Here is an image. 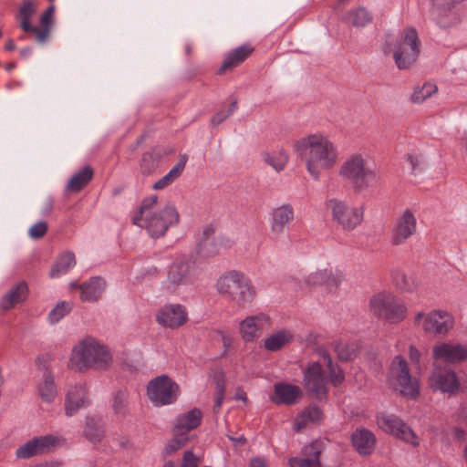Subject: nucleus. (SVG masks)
<instances>
[{"mask_svg": "<svg viewBox=\"0 0 467 467\" xmlns=\"http://www.w3.org/2000/svg\"><path fill=\"white\" fill-rule=\"evenodd\" d=\"M298 158L314 180H318L322 171L332 169L338 159L334 142L326 135L314 133L298 139L293 145Z\"/></svg>", "mask_w": 467, "mask_h": 467, "instance_id": "obj_1", "label": "nucleus"}, {"mask_svg": "<svg viewBox=\"0 0 467 467\" xmlns=\"http://www.w3.org/2000/svg\"><path fill=\"white\" fill-rule=\"evenodd\" d=\"M338 176L351 185L356 193H362L377 188L380 184L379 172L370 167L366 155H348L338 169Z\"/></svg>", "mask_w": 467, "mask_h": 467, "instance_id": "obj_2", "label": "nucleus"}, {"mask_svg": "<svg viewBox=\"0 0 467 467\" xmlns=\"http://www.w3.org/2000/svg\"><path fill=\"white\" fill-rule=\"evenodd\" d=\"M158 196L151 195L142 201L139 213L134 216L133 223L145 227L150 235L159 238L165 234L170 226L179 223L180 215L174 205L168 204L161 211L156 212Z\"/></svg>", "mask_w": 467, "mask_h": 467, "instance_id": "obj_3", "label": "nucleus"}, {"mask_svg": "<svg viewBox=\"0 0 467 467\" xmlns=\"http://www.w3.org/2000/svg\"><path fill=\"white\" fill-rule=\"evenodd\" d=\"M112 363V355L108 348L95 338L87 337L74 346L68 361V368L84 372L88 369H107Z\"/></svg>", "mask_w": 467, "mask_h": 467, "instance_id": "obj_4", "label": "nucleus"}, {"mask_svg": "<svg viewBox=\"0 0 467 467\" xmlns=\"http://www.w3.org/2000/svg\"><path fill=\"white\" fill-rule=\"evenodd\" d=\"M217 293L237 308L249 306L256 296L251 279L243 272L230 270L221 275L215 283Z\"/></svg>", "mask_w": 467, "mask_h": 467, "instance_id": "obj_5", "label": "nucleus"}, {"mask_svg": "<svg viewBox=\"0 0 467 467\" xmlns=\"http://www.w3.org/2000/svg\"><path fill=\"white\" fill-rule=\"evenodd\" d=\"M37 5L33 0H23L16 16L20 28L29 36H33L37 43H45L51 32L55 14L54 5H50L40 16L39 26L32 25V18L36 13Z\"/></svg>", "mask_w": 467, "mask_h": 467, "instance_id": "obj_6", "label": "nucleus"}, {"mask_svg": "<svg viewBox=\"0 0 467 467\" xmlns=\"http://www.w3.org/2000/svg\"><path fill=\"white\" fill-rule=\"evenodd\" d=\"M369 311L379 319L398 324L407 317L408 307L394 294L382 291L370 298Z\"/></svg>", "mask_w": 467, "mask_h": 467, "instance_id": "obj_7", "label": "nucleus"}, {"mask_svg": "<svg viewBox=\"0 0 467 467\" xmlns=\"http://www.w3.org/2000/svg\"><path fill=\"white\" fill-rule=\"evenodd\" d=\"M395 65L400 70L413 66L420 53V40L415 28L404 29L391 46Z\"/></svg>", "mask_w": 467, "mask_h": 467, "instance_id": "obj_8", "label": "nucleus"}, {"mask_svg": "<svg viewBox=\"0 0 467 467\" xmlns=\"http://www.w3.org/2000/svg\"><path fill=\"white\" fill-rule=\"evenodd\" d=\"M388 383L405 398L415 400L420 395V382L410 375L408 363L400 355L394 357L391 361Z\"/></svg>", "mask_w": 467, "mask_h": 467, "instance_id": "obj_9", "label": "nucleus"}, {"mask_svg": "<svg viewBox=\"0 0 467 467\" xmlns=\"http://www.w3.org/2000/svg\"><path fill=\"white\" fill-rule=\"evenodd\" d=\"M200 275V267L192 255H182L170 265L163 289L174 292L181 285L192 284Z\"/></svg>", "mask_w": 467, "mask_h": 467, "instance_id": "obj_10", "label": "nucleus"}, {"mask_svg": "<svg viewBox=\"0 0 467 467\" xmlns=\"http://www.w3.org/2000/svg\"><path fill=\"white\" fill-rule=\"evenodd\" d=\"M332 220L344 231L356 229L364 220L365 209L362 205H354L346 200L331 198L326 202Z\"/></svg>", "mask_w": 467, "mask_h": 467, "instance_id": "obj_11", "label": "nucleus"}, {"mask_svg": "<svg viewBox=\"0 0 467 467\" xmlns=\"http://www.w3.org/2000/svg\"><path fill=\"white\" fill-rule=\"evenodd\" d=\"M414 325L429 335H446L453 327L454 317L445 310L419 312L414 317Z\"/></svg>", "mask_w": 467, "mask_h": 467, "instance_id": "obj_12", "label": "nucleus"}, {"mask_svg": "<svg viewBox=\"0 0 467 467\" xmlns=\"http://www.w3.org/2000/svg\"><path fill=\"white\" fill-rule=\"evenodd\" d=\"M378 427L384 432L394 436L408 444L417 447L420 440L413 430L400 417L390 413L381 412L376 416Z\"/></svg>", "mask_w": 467, "mask_h": 467, "instance_id": "obj_13", "label": "nucleus"}, {"mask_svg": "<svg viewBox=\"0 0 467 467\" xmlns=\"http://www.w3.org/2000/svg\"><path fill=\"white\" fill-rule=\"evenodd\" d=\"M179 392L178 384L167 375L154 378L147 386V397L157 407L173 403Z\"/></svg>", "mask_w": 467, "mask_h": 467, "instance_id": "obj_14", "label": "nucleus"}, {"mask_svg": "<svg viewBox=\"0 0 467 467\" xmlns=\"http://www.w3.org/2000/svg\"><path fill=\"white\" fill-rule=\"evenodd\" d=\"M428 385L433 391L450 396L464 390L457 373L448 368L434 367L428 379Z\"/></svg>", "mask_w": 467, "mask_h": 467, "instance_id": "obj_15", "label": "nucleus"}, {"mask_svg": "<svg viewBox=\"0 0 467 467\" xmlns=\"http://www.w3.org/2000/svg\"><path fill=\"white\" fill-rule=\"evenodd\" d=\"M416 212L412 209H404L395 219L391 231V244H403L409 238L417 233Z\"/></svg>", "mask_w": 467, "mask_h": 467, "instance_id": "obj_16", "label": "nucleus"}, {"mask_svg": "<svg viewBox=\"0 0 467 467\" xmlns=\"http://www.w3.org/2000/svg\"><path fill=\"white\" fill-rule=\"evenodd\" d=\"M155 319L165 328L177 329L187 323L188 311L183 305L166 304L158 309Z\"/></svg>", "mask_w": 467, "mask_h": 467, "instance_id": "obj_17", "label": "nucleus"}, {"mask_svg": "<svg viewBox=\"0 0 467 467\" xmlns=\"http://www.w3.org/2000/svg\"><path fill=\"white\" fill-rule=\"evenodd\" d=\"M431 355L436 362L458 364L467 360V347L452 342H441L433 346Z\"/></svg>", "mask_w": 467, "mask_h": 467, "instance_id": "obj_18", "label": "nucleus"}, {"mask_svg": "<svg viewBox=\"0 0 467 467\" xmlns=\"http://www.w3.org/2000/svg\"><path fill=\"white\" fill-rule=\"evenodd\" d=\"M304 382L307 391L311 392L317 399L326 398L327 394V379L318 362H313L305 370Z\"/></svg>", "mask_w": 467, "mask_h": 467, "instance_id": "obj_19", "label": "nucleus"}, {"mask_svg": "<svg viewBox=\"0 0 467 467\" xmlns=\"http://www.w3.org/2000/svg\"><path fill=\"white\" fill-rule=\"evenodd\" d=\"M269 326V318L264 314L246 317L239 324V333L245 342H253L259 338L265 327Z\"/></svg>", "mask_w": 467, "mask_h": 467, "instance_id": "obj_20", "label": "nucleus"}, {"mask_svg": "<svg viewBox=\"0 0 467 467\" xmlns=\"http://www.w3.org/2000/svg\"><path fill=\"white\" fill-rule=\"evenodd\" d=\"M57 443V439L52 435L41 436L28 441L16 450V456L21 459L45 453L54 448Z\"/></svg>", "mask_w": 467, "mask_h": 467, "instance_id": "obj_21", "label": "nucleus"}, {"mask_svg": "<svg viewBox=\"0 0 467 467\" xmlns=\"http://www.w3.org/2000/svg\"><path fill=\"white\" fill-rule=\"evenodd\" d=\"M295 212L290 204H283L273 209L270 214V232L277 237L285 233L294 221Z\"/></svg>", "mask_w": 467, "mask_h": 467, "instance_id": "obj_22", "label": "nucleus"}, {"mask_svg": "<svg viewBox=\"0 0 467 467\" xmlns=\"http://www.w3.org/2000/svg\"><path fill=\"white\" fill-rule=\"evenodd\" d=\"M271 400L276 404L292 405L301 397L302 391L298 386L288 383H276L274 386Z\"/></svg>", "mask_w": 467, "mask_h": 467, "instance_id": "obj_23", "label": "nucleus"}, {"mask_svg": "<svg viewBox=\"0 0 467 467\" xmlns=\"http://www.w3.org/2000/svg\"><path fill=\"white\" fill-rule=\"evenodd\" d=\"M88 403L87 390L83 384L72 386L67 395L65 409L67 416L74 415Z\"/></svg>", "mask_w": 467, "mask_h": 467, "instance_id": "obj_24", "label": "nucleus"}, {"mask_svg": "<svg viewBox=\"0 0 467 467\" xmlns=\"http://www.w3.org/2000/svg\"><path fill=\"white\" fill-rule=\"evenodd\" d=\"M294 340V333L290 329H280L267 336L263 347L269 352H276L288 346Z\"/></svg>", "mask_w": 467, "mask_h": 467, "instance_id": "obj_25", "label": "nucleus"}, {"mask_svg": "<svg viewBox=\"0 0 467 467\" xmlns=\"http://www.w3.org/2000/svg\"><path fill=\"white\" fill-rule=\"evenodd\" d=\"M72 287H77L75 283L71 284ZM80 290V298L85 302L97 301L105 288V282L100 277H92L88 281L78 285Z\"/></svg>", "mask_w": 467, "mask_h": 467, "instance_id": "obj_26", "label": "nucleus"}, {"mask_svg": "<svg viewBox=\"0 0 467 467\" xmlns=\"http://www.w3.org/2000/svg\"><path fill=\"white\" fill-rule=\"evenodd\" d=\"M199 254L205 257L214 256L220 252V241L214 236L212 226L204 227L202 236L198 244Z\"/></svg>", "mask_w": 467, "mask_h": 467, "instance_id": "obj_27", "label": "nucleus"}, {"mask_svg": "<svg viewBox=\"0 0 467 467\" xmlns=\"http://www.w3.org/2000/svg\"><path fill=\"white\" fill-rule=\"evenodd\" d=\"M253 52L254 47L250 45H244L232 50L226 55L219 72L223 73L232 70L243 63Z\"/></svg>", "mask_w": 467, "mask_h": 467, "instance_id": "obj_28", "label": "nucleus"}, {"mask_svg": "<svg viewBox=\"0 0 467 467\" xmlns=\"http://www.w3.org/2000/svg\"><path fill=\"white\" fill-rule=\"evenodd\" d=\"M28 287L26 283L20 282L13 286L1 299L0 306L3 310H9L17 304L24 302L27 296Z\"/></svg>", "mask_w": 467, "mask_h": 467, "instance_id": "obj_29", "label": "nucleus"}, {"mask_svg": "<svg viewBox=\"0 0 467 467\" xmlns=\"http://www.w3.org/2000/svg\"><path fill=\"white\" fill-rule=\"evenodd\" d=\"M202 414L200 410L192 409L180 414L175 420L174 429L188 435V432L197 428L202 421Z\"/></svg>", "mask_w": 467, "mask_h": 467, "instance_id": "obj_30", "label": "nucleus"}, {"mask_svg": "<svg viewBox=\"0 0 467 467\" xmlns=\"http://www.w3.org/2000/svg\"><path fill=\"white\" fill-rule=\"evenodd\" d=\"M352 443L358 453L370 454L375 448V435L368 430L358 429L352 434Z\"/></svg>", "mask_w": 467, "mask_h": 467, "instance_id": "obj_31", "label": "nucleus"}, {"mask_svg": "<svg viewBox=\"0 0 467 467\" xmlns=\"http://www.w3.org/2000/svg\"><path fill=\"white\" fill-rule=\"evenodd\" d=\"M304 458H292L290 467H320V451L317 443H311L303 449Z\"/></svg>", "mask_w": 467, "mask_h": 467, "instance_id": "obj_32", "label": "nucleus"}, {"mask_svg": "<svg viewBox=\"0 0 467 467\" xmlns=\"http://www.w3.org/2000/svg\"><path fill=\"white\" fill-rule=\"evenodd\" d=\"M93 174L91 167H84L70 178L67 184V191L75 193L80 192L92 180Z\"/></svg>", "mask_w": 467, "mask_h": 467, "instance_id": "obj_33", "label": "nucleus"}, {"mask_svg": "<svg viewBox=\"0 0 467 467\" xmlns=\"http://www.w3.org/2000/svg\"><path fill=\"white\" fill-rule=\"evenodd\" d=\"M76 265L75 254L72 252L62 253L53 265L49 275L51 278H57L68 272Z\"/></svg>", "mask_w": 467, "mask_h": 467, "instance_id": "obj_34", "label": "nucleus"}, {"mask_svg": "<svg viewBox=\"0 0 467 467\" xmlns=\"http://www.w3.org/2000/svg\"><path fill=\"white\" fill-rule=\"evenodd\" d=\"M344 20L353 26L362 27L372 21V14L366 7L358 6L350 9L346 14Z\"/></svg>", "mask_w": 467, "mask_h": 467, "instance_id": "obj_35", "label": "nucleus"}, {"mask_svg": "<svg viewBox=\"0 0 467 467\" xmlns=\"http://www.w3.org/2000/svg\"><path fill=\"white\" fill-rule=\"evenodd\" d=\"M322 419V411L317 407H308L304 410L295 420V428L297 431L307 427L309 424L317 423Z\"/></svg>", "mask_w": 467, "mask_h": 467, "instance_id": "obj_36", "label": "nucleus"}, {"mask_svg": "<svg viewBox=\"0 0 467 467\" xmlns=\"http://www.w3.org/2000/svg\"><path fill=\"white\" fill-rule=\"evenodd\" d=\"M264 161L271 166L275 171L280 172L286 166L289 156L288 153L283 150H275L263 153Z\"/></svg>", "mask_w": 467, "mask_h": 467, "instance_id": "obj_37", "label": "nucleus"}, {"mask_svg": "<svg viewBox=\"0 0 467 467\" xmlns=\"http://www.w3.org/2000/svg\"><path fill=\"white\" fill-rule=\"evenodd\" d=\"M38 394L42 400L51 403L57 395V387L54 378L49 373L43 376L42 380L38 384Z\"/></svg>", "mask_w": 467, "mask_h": 467, "instance_id": "obj_38", "label": "nucleus"}, {"mask_svg": "<svg viewBox=\"0 0 467 467\" xmlns=\"http://www.w3.org/2000/svg\"><path fill=\"white\" fill-rule=\"evenodd\" d=\"M438 91V88L432 83H424L420 87H416L410 95V102L421 104Z\"/></svg>", "mask_w": 467, "mask_h": 467, "instance_id": "obj_39", "label": "nucleus"}, {"mask_svg": "<svg viewBox=\"0 0 467 467\" xmlns=\"http://www.w3.org/2000/svg\"><path fill=\"white\" fill-rule=\"evenodd\" d=\"M322 359L328 370L330 382L334 386L340 385L345 379L343 371L338 368L337 365L332 362L330 356L327 352L322 354Z\"/></svg>", "mask_w": 467, "mask_h": 467, "instance_id": "obj_40", "label": "nucleus"}, {"mask_svg": "<svg viewBox=\"0 0 467 467\" xmlns=\"http://www.w3.org/2000/svg\"><path fill=\"white\" fill-rule=\"evenodd\" d=\"M185 167V161L177 163L166 175L161 178L153 184L154 190H161L171 184L182 173Z\"/></svg>", "mask_w": 467, "mask_h": 467, "instance_id": "obj_41", "label": "nucleus"}, {"mask_svg": "<svg viewBox=\"0 0 467 467\" xmlns=\"http://www.w3.org/2000/svg\"><path fill=\"white\" fill-rule=\"evenodd\" d=\"M85 435L91 442L99 441L104 436V430L99 421L91 419L86 423Z\"/></svg>", "mask_w": 467, "mask_h": 467, "instance_id": "obj_42", "label": "nucleus"}, {"mask_svg": "<svg viewBox=\"0 0 467 467\" xmlns=\"http://www.w3.org/2000/svg\"><path fill=\"white\" fill-rule=\"evenodd\" d=\"M189 437L187 434L176 431L173 430V437L168 441L165 446V452L167 454H172L178 450L182 449L188 441Z\"/></svg>", "mask_w": 467, "mask_h": 467, "instance_id": "obj_43", "label": "nucleus"}, {"mask_svg": "<svg viewBox=\"0 0 467 467\" xmlns=\"http://www.w3.org/2000/svg\"><path fill=\"white\" fill-rule=\"evenodd\" d=\"M431 2L433 6L431 10V16L433 18L438 19L439 16L445 14L453 6L456 0H431Z\"/></svg>", "mask_w": 467, "mask_h": 467, "instance_id": "obj_44", "label": "nucleus"}, {"mask_svg": "<svg viewBox=\"0 0 467 467\" xmlns=\"http://www.w3.org/2000/svg\"><path fill=\"white\" fill-rule=\"evenodd\" d=\"M72 308V305L68 302H61L54 307L49 313V320L52 323L58 322L63 318Z\"/></svg>", "mask_w": 467, "mask_h": 467, "instance_id": "obj_45", "label": "nucleus"}, {"mask_svg": "<svg viewBox=\"0 0 467 467\" xmlns=\"http://www.w3.org/2000/svg\"><path fill=\"white\" fill-rule=\"evenodd\" d=\"M326 278H325V285L328 288H334L338 286L341 282L344 280V275L342 271L338 269H326Z\"/></svg>", "mask_w": 467, "mask_h": 467, "instance_id": "obj_46", "label": "nucleus"}, {"mask_svg": "<svg viewBox=\"0 0 467 467\" xmlns=\"http://www.w3.org/2000/svg\"><path fill=\"white\" fill-rule=\"evenodd\" d=\"M334 348L341 360L348 361L352 359L355 356L354 348L347 344L337 343Z\"/></svg>", "mask_w": 467, "mask_h": 467, "instance_id": "obj_47", "label": "nucleus"}, {"mask_svg": "<svg viewBox=\"0 0 467 467\" xmlns=\"http://www.w3.org/2000/svg\"><path fill=\"white\" fill-rule=\"evenodd\" d=\"M326 269L317 270L308 275L306 282L310 286H316L321 284H325Z\"/></svg>", "mask_w": 467, "mask_h": 467, "instance_id": "obj_48", "label": "nucleus"}, {"mask_svg": "<svg viewBox=\"0 0 467 467\" xmlns=\"http://www.w3.org/2000/svg\"><path fill=\"white\" fill-rule=\"evenodd\" d=\"M47 232V224L46 222H38L29 229V235L33 239L43 237Z\"/></svg>", "mask_w": 467, "mask_h": 467, "instance_id": "obj_49", "label": "nucleus"}, {"mask_svg": "<svg viewBox=\"0 0 467 467\" xmlns=\"http://www.w3.org/2000/svg\"><path fill=\"white\" fill-rule=\"evenodd\" d=\"M236 109V102L230 105L229 109L217 112L212 119L213 125H218L224 121Z\"/></svg>", "mask_w": 467, "mask_h": 467, "instance_id": "obj_50", "label": "nucleus"}, {"mask_svg": "<svg viewBox=\"0 0 467 467\" xmlns=\"http://www.w3.org/2000/svg\"><path fill=\"white\" fill-rule=\"evenodd\" d=\"M409 358L412 364L420 365L421 354L419 351V349L413 345H410L409 348Z\"/></svg>", "mask_w": 467, "mask_h": 467, "instance_id": "obj_51", "label": "nucleus"}, {"mask_svg": "<svg viewBox=\"0 0 467 467\" xmlns=\"http://www.w3.org/2000/svg\"><path fill=\"white\" fill-rule=\"evenodd\" d=\"M224 395V387L222 383H217V390H216V397H215V403L217 407H220Z\"/></svg>", "mask_w": 467, "mask_h": 467, "instance_id": "obj_52", "label": "nucleus"}, {"mask_svg": "<svg viewBox=\"0 0 467 467\" xmlns=\"http://www.w3.org/2000/svg\"><path fill=\"white\" fill-rule=\"evenodd\" d=\"M113 407L116 410V412H120L124 407V395L118 394L115 397Z\"/></svg>", "mask_w": 467, "mask_h": 467, "instance_id": "obj_53", "label": "nucleus"}, {"mask_svg": "<svg viewBox=\"0 0 467 467\" xmlns=\"http://www.w3.org/2000/svg\"><path fill=\"white\" fill-rule=\"evenodd\" d=\"M221 337L224 348L228 349L233 347L234 338L229 334L222 332Z\"/></svg>", "mask_w": 467, "mask_h": 467, "instance_id": "obj_54", "label": "nucleus"}, {"mask_svg": "<svg viewBox=\"0 0 467 467\" xmlns=\"http://www.w3.org/2000/svg\"><path fill=\"white\" fill-rule=\"evenodd\" d=\"M229 439L234 442V444L235 446H243L246 443V439L243 436V435H240V436H237V437H234V436H228Z\"/></svg>", "mask_w": 467, "mask_h": 467, "instance_id": "obj_55", "label": "nucleus"}, {"mask_svg": "<svg viewBox=\"0 0 467 467\" xmlns=\"http://www.w3.org/2000/svg\"><path fill=\"white\" fill-rule=\"evenodd\" d=\"M250 467H266V463L264 459L256 457L251 460Z\"/></svg>", "mask_w": 467, "mask_h": 467, "instance_id": "obj_56", "label": "nucleus"}, {"mask_svg": "<svg viewBox=\"0 0 467 467\" xmlns=\"http://www.w3.org/2000/svg\"><path fill=\"white\" fill-rule=\"evenodd\" d=\"M16 47L15 41L12 38H8L5 44V50L13 51Z\"/></svg>", "mask_w": 467, "mask_h": 467, "instance_id": "obj_57", "label": "nucleus"}, {"mask_svg": "<svg viewBox=\"0 0 467 467\" xmlns=\"http://www.w3.org/2000/svg\"><path fill=\"white\" fill-rule=\"evenodd\" d=\"M461 146L467 151V133L463 134L460 139Z\"/></svg>", "mask_w": 467, "mask_h": 467, "instance_id": "obj_58", "label": "nucleus"}, {"mask_svg": "<svg viewBox=\"0 0 467 467\" xmlns=\"http://www.w3.org/2000/svg\"><path fill=\"white\" fill-rule=\"evenodd\" d=\"M32 52V49L30 47H26L20 50V54L22 57H26L30 55Z\"/></svg>", "mask_w": 467, "mask_h": 467, "instance_id": "obj_59", "label": "nucleus"}, {"mask_svg": "<svg viewBox=\"0 0 467 467\" xmlns=\"http://www.w3.org/2000/svg\"><path fill=\"white\" fill-rule=\"evenodd\" d=\"M455 435L457 438L462 439L464 436V431L462 430L457 429L455 431Z\"/></svg>", "mask_w": 467, "mask_h": 467, "instance_id": "obj_60", "label": "nucleus"}, {"mask_svg": "<svg viewBox=\"0 0 467 467\" xmlns=\"http://www.w3.org/2000/svg\"><path fill=\"white\" fill-rule=\"evenodd\" d=\"M462 457H463V460L464 462H466L467 464V444L464 446L463 448V451H462Z\"/></svg>", "mask_w": 467, "mask_h": 467, "instance_id": "obj_61", "label": "nucleus"}, {"mask_svg": "<svg viewBox=\"0 0 467 467\" xmlns=\"http://www.w3.org/2000/svg\"><path fill=\"white\" fill-rule=\"evenodd\" d=\"M408 159L410 160V163H411L413 166H415V165L417 164V162H418L417 158H414V157H413V156H411V155H410V156L408 157Z\"/></svg>", "mask_w": 467, "mask_h": 467, "instance_id": "obj_62", "label": "nucleus"}, {"mask_svg": "<svg viewBox=\"0 0 467 467\" xmlns=\"http://www.w3.org/2000/svg\"><path fill=\"white\" fill-rule=\"evenodd\" d=\"M162 467H174V464L172 462H167L163 464Z\"/></svg>", "mask_w": 467, "mask_h": 467, "instance_id": "obj_63", "label": "nucleus"}, {"mask_svg": "<svg viewBox=\"0 0 467 467\" xmlns=\"http://www.w3.org/2000/svg\"><path fill=\"white\" fill-rule=\"evenodd\" d=\"M236 398H237V399H240V400H244V401H245V400H246V396H245L244 394L237 395V397H236Z\"/></svg>", "mask_w": 467, "mask_h": 467, "instance_id": "obj_64", "label": "nucleus"}]
</instances>
